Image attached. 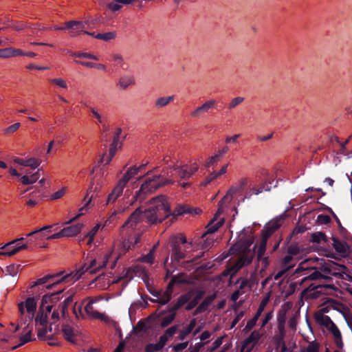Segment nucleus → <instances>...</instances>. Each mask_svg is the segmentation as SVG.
Listing matches in <instances>:
<instances>
[{
    "label": "nucleus",
    "instance_id": "1",
    "mask_svg": "<svg viewBox=\"0 0 352 352\" xmlns=\"http://www.w3.org/2000/svg\"><path fill=\"white\" fill-rule=\"evenodd\" d=\"M63 289H60L57 292L43 295L36 316L35 313L37 303L34 297H28L24 302H19L18 307L20 313V318L14 332L19 329V325L25 324L28 322L23 329L24 332L26 331L29 327L30 323H31L34 319L36 325H45L48 323L49 315L50 314V319L53 320L54 322L58 321L60 318L58 312V304L64 296L63 295Z\"/></svg>",
    "mask_w": 352,
    "mask_h": 352
},
{
    "label": "nucleus",
    "instance_id": "2",
    "mask_svg": "<svg viewBox=\"0 0 352 352\" xmlns=\"http://www.w3.org/2000/svg\"><path fill=\"white\" fill-rule=\"evenodd\" d=\"M201 212V209H193L187 205H178L171 212L167 197L164 195H159L150 200V206L144 211L138 208L123 224L122 228L123 230L126 228L133 229L142 219H146L151 224H157L162 222L169 216L175 217L185 214H198Z\"/></svg>",
    "mask_w": 352,
    "mask_h": 352
},
{
    "label": "nucleus",
    "instance_id": "3",
    "mask_svg": "<svg viewBox=\"0 0 352 352\" xmlns=\"http://www.w3.org/2000/svg\"><path fill=\"white\" fill-rule=\"evenodd\" d=\"M171 173L168 168L161 170L159 166H155L148 170L144 176L146 178L145 181L133 198L137 201L142 202L148 195L156 190L165 186L173 184L175 181L170 179L171 175L170 174Z\"/></svg>",
    "mask_w": 352,
    "mask_h": 352
},
{
    "label": "nucleus",
    "instance_id": "4",
    "mask_svg": "<svg viewBox=\"0 0 352 352\" xmlns=\"http://www.w3.org/2000/svg\"><path fill=\"white\" fill-rule=\"evenodd\" d=\"M186 237L182 234L172 236L170 239L171 259L179 262L181 260L188 258L187 249L191 247Z\"/></svg>",
    "mask_w": 352,
    "mask_h": 352
},
{
    "label": "nucleus",
    "instance_id": "5",
    "mask_svg": "<svg viewBox=\"0 0 352 352\" xmlns=\"http://www.w3.org/2000/svg\"><path fill=\"white\" fill-rule=\"evenodd\" d=\"M223 219H221L214 225L208 223L207 230L199 238L194 239L190 241L189 244L193 250H206L208 249L214 243L213 239L206 236L210 234L215 232L223 223Z\"/></svg>",
    "mask_w": 352,
    "mask_h": 352
},
{
    "label": "nucleus",
    "instance_id": "6",
    "mask_svg": "<svg viewBox=\"0 0 352 352\" xmlns=\"http://www.w3.org/2000/svg\"><path fill=\"white\" fill-rule=\"evenodd\" d=\"M63 272L47 274L42 278L37 279L32 283L31 287H34L39 285H45L48 289H52L55 285L60 283H68L72 281V274H67L61 276Z\"/></svg>",
    "mask_w": 352,
    "mask_h": 352
},
{
    "label": "nucleus",
    "instance_id": "7",
    "mask_svg": "<svg viewBox=\"0 0 352 352\" xmlns=\"http://www.w3.org/2000/svg\"><path fill=\"white\" fill-rule=\"evenodd\" d=\"M86 263L81 266L78 271L75 275L72 274V280H78L81 276L85 272H89L90 274H96L100 270L105 268L107 263V260H97L96 258H91L89 260L87 258Z\"/></svg>",
    "mask_w": 352,
    "mask_h": 352
},
{
    "label": "nucleus",
    "instance_id": "8",
    "mask_svg": "<svg viewBox=\"0 0 352 352\" xmlns=\"http://www.w3.org/2000/svg\"><path fill=\"white\" fill-rule=\"evenodd\" d=\"M187 300L188 297L186 296L180 295L177 299L175 303L168 307L167 311L169 314L162 319L160 323L162 327H166L171 324L176 317L177 311L186 304Z\"/></svg>",
    "mask_w": 352,
    "mask_h": 352
},
{
    "label": "nucleus",
    "instance_id": "9",
    "mask_svg": "<svg viewBox=\"0 0 352 352\" xmlns=\"http://www.w3.org/2000/svg\"><path fill=\"white\" fill-rule=\"evenodd\" d=\"M23 240V238H20L9 242L2 248L3 252H1L0 254L1 255L10 256L22 250L27 249L28 247V244H21V241Z\"/></svg>",
    "mask_w": 352,
    "mask_h": 352
},
{
    "label": "nucleus",
    "instance_id": "10",
    "mask_svg": "<svg viewBox=\"0 0 352 352\" xmlns=\"http://www.w3.org/2000/svg\"><path fill=\"white\" fill-rule=\"evenodd\" d=\"M262 334L257 330L253 331L251 334L242 342L241 352H250L257 344Z\"/></svg>",
    "mask_w": 352,
    "mask_h": 352
},
{
    "label": "nucleus",
    "instance_id": "11",
    "mask_svg": "<svg viewBox=\"0 0 352 352\" xmlns=\"http://www.w3.org/2000/svg\"><path fill=\"white\" fill-rule=\"evenodd\" d=\"M75 292H71L68 296H65V299L58 304V312L60 318L67 319L69 318L68 309L74 302Z\"/></svg>",
    "mask_w": 352,
    "mask_h": 352
},
{
    "label": "nucleus",
    "instance_id": "12",
    "mask_svg": "<svg viewBox=\"0 0 352 352\" xmlns=\"http://www.w3.org/2000/svg\"><path fill=\"white\" fill-rule=\"evenodd\" d=\"M267 301H268L267 298H265L262 300L255 315L254 316V317L252 319H250L248 321L247 324L243 329V331H245V333L249 332L256 325L259 317L261 316V314L263 313V311L267 303Z\"/></svg>",
    "mask_w": 352,
    "mask_h": 352
},
{
    "label": "nucleus",
    "instance_id": "13",
    "mask_svg": "<svg viewBox=\"0 0 352 352\" xmlns=\"http://www.w3.org/2000/svg\"><path fill=\"white\" fill-rule=\"evenodd\" d=\"M65 28L69 30L70 36L78 35L85 29V23L82 21H69L65 23Z\"/></svg>",
    "mask_w": 352,
    "mask_h": 352
},
{
    "label": "nucleus",
    "instance_id": "14",
    "mask_svg": "<svg viewBox=\"0 0 352 352\" xmlns=\"http://www.w3.org/2000/svg\"><path fill=\"white\" fill-rule=\"evenodd\" d=\"M333 247L335 250L342 257H346L349 254V245L346 242L340 241L337 237H333Z\"/></svg>",
    "mask_w": 352,
    "mask_h": 352
},
{
    "label": "nucleus",
    "instance_id": "15",
    "mask_svg": "<svg viewBox=\"0 0 352 352\" xmlns=\"http://www.w3.org/2000/svg\"><path fill=\"white\" fill-rule=\"evenodd\" d=\"M248 184L247 178H243L237 184L232 186L224 196V199H232L233 195L238 192L243 190Z\"/></svg>",
    "mask_w": 352,
    "mask_h": 352
},
{
    "label": "nucleus",
    "instance_id": "16",
    "mask_svg": "<svg viewBox=\"0 0 352 352\" xmlns=\"http://www.w3.org/2000/svg\"><path fill=\"white\" fill-rule=\"evenodd\" d=\"M217 102L215 100H210L204 102L201 106L197 107L191 112L190 116L193 118H199L201 113L207 112L210 109L212 108Z\"/></svg>",
    "mask_w": 352,
    "mask_h": 352
},
{
    "label": "nucleus",
    "instance_id": "17",
    "mask_svg": "<svg viewBox=\"0 0 352 352\" xmlns=\"http://www.w3.org/2000/svg\"><path fill=\"white\" fill-rule=\"evenodd\" d=\"M216 298V294H212L210 296H206L204 300L198 305V307L195 310L193 315L197 316L199 314H201L204 311H206L208 307L212 304L213 300Z\"/></svg>",
    "mask_w": 352,
    "mask_h": 352
},
{
    "label": "nucleus",
    "instance_id": "18",
    "mask_svg": "<svg viewBox=\"0 0 352 352\" xmlns=\"http://www.w3.org/2000/svg\"><path fill=\"white\" fill-rule=\"evenodd\" d=\"M170 168L175 170L176 174L181 179L187 180L189 179L192 176L191 173H190V171L188 170V164H184L180 166H173L170 167Z\"/></svg>",
    "mask_w": 352,
    "mask_h": 352
},
{
    "label": "nucleus",
    "instance_id": "19",
    "mask_svg": "<svg viewBox=\"0 0 352 352\" xmlns=\"http://www.w3.org/2000/svg\"><path fill=\"white\" fill-rule=\"evenodd\" d=\"M62 333L63 334L64 338L72 344H76L75 338L76 336L74 329L70 325L67 324H63L61 329Z\"/></svg>",
    "mask_w": 352,
    "mask_h": 352
},
{
    "label": "nucleus",
    "instance_id": "20",
    "mask_svg": "<svg viewBox=\"0 0 352 352\" xmlns=\"http://www.w3.org/2000/svg\"><path fill=\"white\" fill-rule=\"evenodd\" d=\"M205 294V292L199 288L192 289L190 291L183 294L182 295H185L188 297L187 302L192 298V297L195 295L194 298L192 300L196 304L198 305L200 300L204 297Z\"/></svg>",
    "mask_w": 352,
    "mask_h": 352
},
{
    "label": "nucleus",
    "instance_id": "21",
    "mask_svg": "<svg viewBox=\"0 0 352 352\" xmlns=\"http://www.w3.org/2000/svg\"><path fill=\"white\" fill-rule=\"evenodd\" d=\"M124 186L118 182L117 185L113 188L111 192L108 195L106 205L114 203L117 199L122 194Z\"/></svg>",
    "mask_w": 352,
    "mask_h": 352
},
{
    "label": "nucleus",
    "instance_id": "22",
    "mask_svg": "<svg viewBox=\"0 0 352 352\" xmlns=\"http://www.w3.org/2000/svg\"><path fill=\"white\" fill-rule=\"evenodd\" d=\"M83 228L82 223L69 226L63 229V232L65 237H72L80 233Z\"/></svg>",
    "mask_w": 352,
    "mask_h": 352
},
{
    "label": "nucleus",
    "instance_id": "23",
    "mask_svg": "<svg viewBox=\"0 0 352 352\" xmlns=\"http://www.w3.org/2000/svg\"><path fill=\"white\" fill-rule=\"evenodd\" d=\"M138 173L139 168H137L135 166L131 167L125 173L118 182L125 187L129 180L133 178Z\"/></svg>",
    "mask_w": 352,
    "mask_h": 352
},
{
    "label": "nucleus",
    "instance_id": "24",
    "mask_svg": "<svg viewBox=\"0 0 352 352\" xmlns=\"http://www.w3.org/2000/svg\"><path fill=\"white\" fill-rule=\"evenodd\" d=\"M254 254H255L254 251L251 252L249 250L248 251L244 252L240 256V257L238 258V260L239 261V263L243 264V266H247L252 263L253 258L254 256Z\"/></svg>",
    "mask_w": 352,
    "mask_h": 352
},
{
    "label": "nucleus",
    "instance_id": "25",
    "mask_svg": "<svg viewBox=\"0 0 352 352\" xmlns=\"http://www.w3.org/2000/svg\"><path fill=\"white\" fill-rule=\"evenodd\" d=\"M135 84V80L133 76H124L121 77L118 82V85L122 89H127L130 85Z\"/></svg>",
    "mask_w": 352,
    "mask_h": 352
},
{
    "label": "nucleus",
    "instance_id": "26",
    "mask_svg": "<svg viewBox=\"0 0 352 352\" xmlns=\"http://www.w3.org/2000/svg\"><path fill=\"white\" fill-rule=\"evenodd\" d=\"M174 98L175 96L173 95L168 97H160L155 101V107L157 109L164 107L173 102Z\"/></svg>",
    "mask_w": 352,
    "mask_h": 352
},
{
    "label": "nucleus",
    "instance_id": "27",
    "mask_svg": "<svg viewBox=\"0 0 352 352\" xmlns=\"http://www.w3.org/2000/svg\"><path fill=\"white\" fill-rule=\"evenodd\" d=\"M196 319L193 318L191 320L188 325L184 329L180 331L179 339L184 340L186 336L192 331L193 329L196 326Z\"/></svg>",
    "mask_w": 352,
    "mask_h": 352
},
{
    "label": "nucleus",
    "instance_id": "28",
    "mask_svg": "<svg viewBox=\"0 0 352 352\" xmlns=\"http://www.w3.org/2000/svg\"><path fill=\"white\" fill-rule=\"evenodd\" d=\"M41 169H38V170L33 173L30 177L27 175H23L21 178V181L23 185H30L35 183L39 178V173Z\"/></svg>",
    "mask_w": 352,
    "mask_h": 352
},
{
    "label": "nucleus",
    "instance_id": "29",
    "mask_svg": "<svg viewBox=\"0 0 352 352\" xmlns=\"http://www.w3.org/2000/svg\"><path fill=\"white\" fill-rule=\"evenodd\" d=\"M231 201V199H224V197L219 201L218 204V210L214 214V218L210 221L209 223H212L214 225V222L217 221L218 217L223 212L224 210V204H228Z\"/></svg>",
    "mask_w": 352,
    "mask_h": 352
},
{
    "label": "nucleus",
    "instance_id": "30",
    "mask_svg": "<svg viewBox=\"0 0 352 352\" xmlns=\"http://www.w3.org/2000/svg\"><path fill=\"white\" fill-rule=\"evenodd\" d=\"M94 300H91L85 307V311L89 316H91L95 318H100L102 316V314L97 311L94 310Z\"/></svg>",
    "mask_w": 352,
    "mask_h": 352
},
{
    "label": "nucleus",
    "instance_id": "31",
    "mask_svg": "<svg viewBox=\"0 0 352 352\" xmlns=\"http://www.w3.org/2000/svg\"><path fill=\"white\" fill-rule=\"evenodd\" d=\"M316 319L320 324L324 326L327 329L332 325V323H334L331 318L327 315L320 314L316 316Z\"/></svg>",
    "mask_w": 352,
    "mask_h": 352
},
{
    "label": "nucleus",
    "instance_id": "32",
    "mask_svg": "<svg viewBox=\"0 0 352 352\" xmlns=\"http://www.w3.org/2000/svg\"><path fill=\"white\" fill-rule=\"evenodd\" d=\"M141 235L140 234H135L134 237H130L124 242V246L128 248V249H132L137 245L140 241Z\"/></svg>",
    "mask_w": 352,
    "mask_h": 352
},
{
    "label": "nucleus",
    "instance_id": "33",
    "mask_svg": "<svg viewBox=\"0 0 352 352\" xmlns=\"http://www.w3.org/2000/svg\"><path fill=\"white\" fill-rule=\"evenodd\" d=\"M32 329H29L28 331H27L25 333L24 336H22L21 338H20V343L19 345L16 346H14L12 348V349H16L17 347L19 346H21L25 344H26L27 342H30V341H33V340H35V338L34 339H32L31 336H32Z\"/></svg>",
    "mask_w": 352,
    "mask_h": 352
},
{
    "label": "nucleus",
    "instance_id": "34",
    "mask_svg": "<svg viewBox=\"0 0 352 352\" xmlns=\"http://www.w3.org/2000/svg\"><path fill=\"white\" fill-rule=\"evenodd\" d=\"M116 37V32H109L104 34H97L95 38L97 39L102 40L104 41H109L114 39Z\"/></svg>",
    "mask_w": 352,
    "mask_h": 352
},
{
    "label": "nucleus",
    "instance_id": "35",
    "mask_svg": "<svg viewBox=\"0 0 352 352\" xmlns=\"http://www.w3.org/2000/svg\"><path fill=\"white\" fill-rule=\"evenodd\" d=\"M311 241L313 243H320L322 241H327V236L324 233L319 232L311 234Z\"/></svg>",
    "mask_w": 352,
    "mask_h": 352
},
{
    "label": "nucleus",
    "instance_id": "36",
    "mask_svg": "<svg viewBox=\"0 0 352 352\" xmlns=\"http://www.w3.org/2000/svg\"><path fill=\"white\" fill-rule=\"evenodd\" d=\"M52 227V226H44L40 229L35 230L31 232L27 236H32L34 235H36V238H42L43 236H45V234L43 233V232L45 230H50Z\"/></svg>",
    "mask_w": 352,
    "mask_h": 352
},
{
    "label": "nucleus",
    "instance_id": "37",
    "mask_svg": "<svg viewBox=\"0 0 352 352\" xmlns=\"http://www.w3.org/2000/svg\"><path fill=\"white\" fill-rule=\"evenodd\" d=\"M267 243V240H266L265 238V239L261 238V240L259 243L258 249L257 251V258H261L263 256H264L265 251H266Z\"/></svg>",
    "mask_w": 352,
    "mask_h": 352
},
{
    "label": "nucleus",
    "instance_id": "38",
    "mask_svg": "<svg viewBox=\"0 0 352 352\" xmlns=\"http://www.w3.org/2000/svg\"><path fill=\"white\" fill-rule=\"evenodd\" d=\"M85 300H86L85 299L83 300L82 302L79 305H78L77 302H74L72 311L76 318H78L79 316H82V305H83L84 302H85Z\"/></svg>",
    "mask_w": 352,
    "mask_h": 352
},
{
    "label": "nucleus",
    "instance_id": "39",
    "mask_svg": "<svg viewBox=\"0 0 352 352\" xmlns=\"http://www.w3.org/2000/svg\"><path fill=\"white\" fill-rule=\"evenodd\" d=\"M171 298V294H168L165 291H163L161 294V296L159 298V299H157V300L159 301V304L161 305H165L170 300Z\"/></svg>",
    "mask_w": 352,
    "mask_h": 352
},
{
    "label": "nucleus",
    "instance_id": "40",
    "mask_svg": "<svg viewBox=\"0 0 352 352\" xmlns=\"http://www.w3.org/2000/svg\"><path fill=\"white\" fill-rule=\"evenodd\" d=\"M11 28L16 31L23 30L25 28L31 29L34 28V27H33L32 25L28 23H24L23 22H14Z\"/></svg>",
    "mask_w": 352,
    "mask_h": 352
},
{
    "label": "nucleus",
    "instance_id": "41",
    "mask_svg": "<svg viewBox=\"0 0 352 352\" xmlns=\"http://www.w3.org/2000/svg\"><path fill=\"white\" fill-rule=\"evenodd\" d=\"M89 109L90 112L93 115V116L97 120L98 123L102 124L104 122H105L106 118L104 117H102L99 113V112L98 111V110L96 109H95L94 107H89Z\"/></svg>",
    "mask_w": 352,
    "mask_h": 352
},
{
    "label": "nucleus",
    "instance_id": "42",
    "mask_svg": "<svg viewBox=\"0 0 352 352\" xmlns=\"http://www.w3.org/2000/svg\"><path fill=\"white\" fill-rule=\"evenodd\" d=\"M47 324V323L45 325L41 326L42 328L38 329L37 330V336L41 340H45L47 338V333H48V330Z\"/></svg>",
    "mask_w": 352,
    "mask_h": 352
},
{
    "label": "nucleus",
    "instance_id": "43",
    "mask_svg": "<svg viewBox=\"0 0 352 352\" xmlns=\"http://www.w3.org/2000/svg\"><path fill=\"white\" fill-rule=\"evenodd\" d=\"M26 166L30 167L32 169L36 168L41 163V161L35 157H30L26 160Z\"/></svg>",
    "mask_w": 352,
    "mask_h": 352
},
{
    "label": "nucleus",
    "instance_id": "44",
    "mask_svg": "<svg viewBox=\"0 0 352 352\" xmlns=\"http://www.w3.org/2000/svg\"><path fill=\"white\" fill-rule=\"evenodd\" d=\"M260 193H261V191H259V190H258V188L256 187V186H254L245 192L244 197L243 199V201H244L245 199H251V197L253 195H257Z\"/></svg>",
    "mask_w": 352,
    "mask_h": 352
},
{
    "label": "nucleus",
    "instance_id": "45",
    "mask_svg": "<svg viewBox=\"0 0 352 352\" xmlns=\"http://www.w3.org/2000/svg\"><path fill=\"white\" fill-rule=\"evenodd\" d=\"M74 56L77 58H89L95 60H98V56L87 52H76L75 54H74Z\"/></svg>",
    "mask_w": 352,
    "mask_h": 352
},
{
    "label": "nucleus",
    "instance_id": "46",
    "mask_svg": "<svg viewBox=\"0 0 352 352\" xmlns=\"http://www.w3.org/2000/svg\"><path fill=\"white\" fill-rule=\"evenodd\" d=\"M243 267H244L243 264L239 263V261L237 260L236 262L230 267L229 272L232 276L235 275Z\"/></svg>",
    "mask_w": 352,
    "mask_h": 352
},
{
    "label": "nucleus",
    "instance_id": "47",
    "mask_svg": "<svg viewBox=\"0 0 352 352\" xmlns=\"http://www.w3.org/2000/svg\"><path fill=\"white\" fill-rule=\"evenodd\" d=\"M19 265L11 264L6 267V272L12 276H15L19 272Z\"/></svg>",
    "mask_w": 352,
    "mask_h": 352
},
{
    "label": "nucleus",
    "instance_id": "48",
    "mask_svg": "<svg viewBox=\"0 0 352 352\" xmlns=\"http://www.w3.org/2000/svg\"><path fill=\"white\" fill-rule=\"evenodd\" d=\"M94 197V194L91 195V197L89 198V199L87 201V202L85 204V205L81 208L80 209V212L76 215L74 218H72V219H70L69 221H68L67 222H66L65 223L67 224H69V223H72V222L75 221L77 219H78L82 214V211L85 209V208H87L89 204H90L92 198Z\"/></svg>",
    "mask_w": 352,
    "mask_h": 352
},
{
    "label": "nucleus",
    "instance_id": "49",
    "mask_svg": "<svg viewBox=\"0 0 352 352\" xmlns=\"http://www.w3.org/2000/svg\"><path fill=\"white\" fill-rule=\"evenodd\" d=\"M317 223L320 225H327L331 222V218L327 214H319L317 217Z\"/></svg>",
    "mask_w": 352,
    "mask_h": 352
},
{
    "label": "nucleus",
    "instance_id": "50",
    "mask_svg": "<svg viewBox=\"0 0 352 352\" xmlns=\"http://www.w3.org/2000/svg\"><path fill=\"white\" fill-rule=\"evenodd\" d=\"M245 98L243 97H236L233 98L230 102L228 104V109H234L237 105L240 104L241 102L244 101Z\"/></svg>",
    "mask_w": 352,
    "mask_h": 352
},
{
    "label": "nucleus",
    "instance_id": "51",
    "mask_svg": "<svg viewBox=\"0 0 352 352\" xmlns=\"http://www.w3.org/2000/svg\"><path fill=\"white\" fill-rule=\"evenodd\" d=\"M300 248L297 244L292 243L287 248V253L292 256L298 255L300 253Z\"/></svg>",
    "mask_w": 352,
    "mask_h": 352
},
{
    "label": "nucleus",
    "instance_id": "52",
    "mask_svg": "<svg viewBox=\"0 0 352 352\" xmlns=\"http://www.w3.org/2000/svg\"><path fill=\"white\" fill-rule=\"evenodd\" d=\"M329 329L331 331L336 340H341V333L335 323H332V325L329 327Z\"/></svg>",
    "mask_w": 352,
    "mask_h": 352
},
{
    "label": "nucleus",
    "instance_id": "53",
    "mask_svg": "<svg viewBox=\"0 0 352 352\" xmlns=\"http://www.w3.org/2000/svg\"><path fill=\"white\" fill-rule=\"evenodd\" d=\"M162 349L160 347V346L156 344L150 343L146 344L145 347V352H158L161 351Z\"/></svg>",
    "mask_w": 352,
    "mask_h": 352
},
{
    "label": "nucleus",
    "instance_id": "54",
    "mask_svg": "<svg viewBox=\"0 0 352 352\" xmlns=\"http://www.w3.org/2000/svg\"><path fill=\"white\" fill-rule=\"evenodd\" d=\"M50 81L52 83H53L61 88L67 89V85L65 81L64 80H63L62 78H53V79H50Z\"/></svg>",
    "mask_w": 352,
    "mask_h": 352
},
{
    "label": "nucleus",
    "instance_id": "55",
    "mask_svg": "<svg viewBox=\"0 0 352 352\" xmlns=\"http://www.w3.org/2000/svg\"><path fill=\"white\" fill-rule=\"evenodd\" d=\"M219 160V157L217 155H214L208 159L205 164V167L209 168L211 166L217 164Z\"/></svg>",
    "mask_w": 352,
    "mask_h": 352
},
{
    "label": "nucleus",
    "instance_id": "56",
    "mask_svg": "<svg viewBox=\"0 0 352 352\" xmlns=\"http://www.w3.org/2000/svg\"><path fill=\"white\" fill-rule=\"evenodd\" d=\"M184 274L173 276L172 278H171V280L175 284L186 283V280L184 278Z\"/></svg>",
    "mask_w": 352,
    "mask_h": 352
},
{
    "label": "nucleus",
    "instance_id": "57",
    "mask_svg": "<svg viewBox=\"0 0 352 352\" xmlns=\"http://www.w3.org/2000/svg\"><path fill=\"white\" fill-rule=\"evenodd\" d=\"M66 188L65 187L62 188L61 189L58 190L56 192L53 193L51 195V199L52 200H56L58 199L61 198L65 193Z\"/></svg>",
    "mask_w": 352,
    "mask_h": 352
},
{
    "label": "nucleus",
    "instance_id": "58",
    "mask_svg": "<svg viewBox=\"0 0 352 352\" xmlns=\"http://www.w3.org/2000/svg\"><path fill=\"white\" fill-rule=\"evenodd\" d=\"M178 329L177 325H173L168 329H167L164 333L168 338H171L174 336V334L177 332Z\"/></svg>",
    "mask_w": 352,
    "mask_h": 352
},
{
    "label": "nucleus",
    "instance_id": "59",
    "mask_svg": "<svg viewBox=\"0 0 352 352\" xmlns=\"http://www.w3.org/2000/svg\"><path fill=\"white\" fill-rule=\"evenodd\" d=\"M11 47H7L0 50V58H8L12 57Z\"/></svg>",
    "mask_w": 352,
    "mask_h": 352
},
{
    "label": "nucleus",
    "instance_id": "60",
    "mask_svg": "<svg viewBox=\"0 0 352 352\" xmlns=\"http://www.w3.org/2000/svg\"><path fill=\"white\" fill-rule=\"evenodd\" d=\"M118 144L119 142L116 141V140H113L111 144H110L109 154L111 155V157H114L118 150Z\"/></svg>",
    "mask_w": 352,
    "mask_h": 352
},
{
    "label": "nucleus",
    "instance_id": "61",
    "mask_svg": "<svg viewBox=\"0 0 352 352\" xmlns=\"http://www.w3.org/2000/svg\"><path fill=\"white\" fill-rule=\"evenodd\" d=\"M319 344L316 342L310 343L306 349V352H318Z\"/></svg>",
    "mask_w": 352,
    "mask_h": 352
},
{
    "label": "nucleus",
    "instance_id": "62",
    "mask_svg": "<svg viewBox=\"0 0 352 352\" xmlns=\"http://www.w3.org/2000/svg\"><path fill=\"white\" fill-rule=\"evenodd\" d=\"M217 178H218V177H217V175H215V172H212V173H210L208 176H207L206 177L205 181L201 183V185L204 186H206L208 184H209L211 182L216 179Z\"/></svg>",
    "mask_w": 352,
    "mask_h": 352
},
{
    "label": "nucleus",
    "instance_id": "63",
    "mask_svg": "<svg viewBox=\"0 0 352 352\" xmlns=\"http://www.w3.org/2000/svg\"><path fill=\"white\" fill-rule=\"evenodd\" d=\"M21 126V124L19 122H16V123H14L12 125H10V126H8L6 130H5V133H12L14 132H15L16 130L19 129V128Z\"/></svg>",
    "mask_w": 352,
    "mask_h": 352
},
{
    "label": "nucleus",
    "instance_id": "64",
    "mask_svg": "<svg viewBox=\"0 0 352 352\" xmlns=\"http://www.w3.org/2000/svg\"><path fill=\"white\" fill-rule=\"evenodd\" d=\"M188 342H184L182 343L177 344L173 346V350L175 352H179L183 351L188 346Z\"/></svg>",
    "mask_w": 352,
    "mask_h": 352
}]
</instances>
